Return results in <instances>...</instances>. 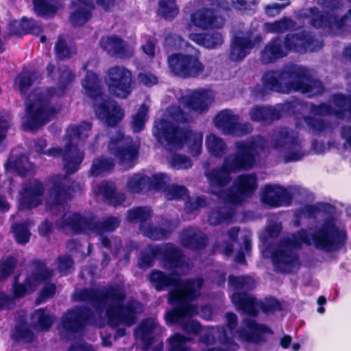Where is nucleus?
I'll return each instance as SVG.
<instances>
[{
    "label": "nucleus",
    "mask_w": 351,
    "mask_h": 351,
    "mask_svg": "<svg viewBox=\"0 0 351 351\" xmlns=\"http://www.w3.org/2000/svg\"><path fill=\"white\" fill-rule=\"evenodd\" d=\"M235 215L234 210L231 207L217 206L212 208L208 214V221L211 226H218L232 222Z\"/></svg>",
    "instance_id": "e433bc0d"
},
{
    "label": "nucleus",
    "mask_w": 351,
    "mask_h": 351,
    "mask_svg": "<svg viewBox=\"0 0 351 351\" xmlns=\"http://www.w3.org/2000/svg\"><path fill=\"white\" fill-rule=\"evenodd\" d=\"M259 307L265 314H273L282 310L281 302L273 296L265 298L264 301L260 303Z\"/></svg>",
    "instance_id": "69168bd1"
},
{
    "label": "nucleus",
    "mask_w": 351,
    "mask_h": 351,
    "mask_svg": "<svg viewBox=\"0 0 351 351\" xmlns=\"http://www.w3.org/2000/svg\"><path fill=\"white\" fill-rule=\"evenodd\" d=\"M197 286L193 287L190 282H186L180 290H171L169 293V302L176 306L168 311L165 318L166 323L176 325L181 323L186 317H193L198 313V306L191 304L199 297Z\"/></svg>",
    "instance_id": "0eeeda50"
},
{
    "label": "nucleus",
    "mask_w": 351,
    "mask_h": 351,
    "mask_svg": "<svg viewBox=\"0 0 351 351\" xmlns=\"http://www.w3.org/2000/svg\"><path fill=\"white\" fill-rule=\"evenodd\" d=\"M126 292L117 285H108L102 290L98 288L85 287L75 295V300L89 303L97 313L105 312L108 325L117 327L121 324L130 327L138 320V315L143 311L141 303L130 300L126 303Z\"/></svg>",
    "instance_id": "f257e3e1"
},
{
    "label": "nucleus",
    "mask_w": 351,
    "mask_h": 351,
    "mask_svg": "<svg viewBox=\"0 0 351 351\" xmlns=\"http://www.w3.org/2000/svg\"><path fill=\"white\" fill-rule=\"evenodd\" d=\"M231 3L235 10L252 15L256 12L258 2L256 0H231Z\"/></svg>",
    "instance_id": "0e129e2a"
},
{
    "label": "nucleus",
    "mask_w": 351,
    "mask_h": 351,
    "mask_svg": "<svg viewBox=\"0 0 351 351\" xmlns=\"http://www.w3.org/2000/svg\"><path fill=\"white\" fill-rule=\"evenodd\" d=\"M168 176L163 173L154 174L150 178L149 177V189H153L156 191H165L167 189V181Z\"/></svg>",
    "instance_id": "338daca9"
},
{
    "label": "nucleus",
    "mask_w": 351,
    "mask_h": 351,
    "mask_svg": "<svg viewBox=\"0 0 351 351\" xmlns=\"http://www.w3.org/2000/svg\"><path fill=\"white\" fill-rule=\"evenodd\" d=\"M37 315L36 324L43 331H47L53 324L54 319L46 308H39L36 311Z\"/></svg>",
    "instance_id": "e2e57ef3"
},
{
    "label": "nucleus",
    "mask_w": 351,
    "mask_h": 351,
    "mask_svg": "<svg viewBox=\"0 0 351 351\" xmlns=\"http://www.w3.org/2000/svg\"><path fill=\"white\" fill-rule=\"evenodd\" d=\"M77 3L80 6L70 13L69 19L73 27H80L91 19L96 6L94 0H77Z\"/></svg>",
    "instance_id": "c756f323"
},
{
    "label": "nucleus",
    "mask_w": 351,
    "mask_h": 351,
    "mask_svg": "<svg viewBox=\"0 0 351 351\" xmlns=\"http://www.w3.org/2000/svg\"><path fill=\"white\" fill-rule=\"evenodd\" d=\"M152 217V210L149 206H137L128 210L126 219L130 223L139 222L140 226L145 225V222Z\"/></svg>",
    "instance_id": "09e8293b"
},
{
    "label": "nucleus",
    "mask_w": 351,
    "mask_h": 351,
    "mask_svg": "<svg viewBox=\"0 0 351 351\" xmlns=\"http://www.w3.org/2000/svg\"><path fill=\"white\" fill-rule=\"evenodd\" d=\"M156 326V322L152 318L144 319L140 323L138 328L141 339L143 343V350L147 351L150 349L155 339L154 332Z\"/></svg>",
    "instance_id": "a19ab883"
},
{
    "label": "nucleus",
    "mask_w": 351,
    "mask_h": 351,
    "mask_svg": "<svg viewBox=\"0 0 351 351\" xmlns=\"http://www.w3.org/2000/svg\"><path fill=\"white\" fill-rule=\"evenodd\" d=\"M147 279L151 287L157 292L166 291L170 287H175L173 290H180L188 282L193 287L197 286V288H201L204 283L202 278L182 280L177 272L166 273L156 269L149 272Z\"/></svg>",
    "instance_id": "2eb2a0df"
},
{
    "label": "nucleus",
    "mask_w": 351,
    "mask_h": 351,
    "mask_svg": "<svg viewBox=\"0 0 351 351\" xmlns=\"http://www.w3.org/2000/svg\"><path fill=\"white\" fill-rule=\"evenodd\" d=\"M159 261L165 267L173 271L180 268L184 264V255L182 251L172 243L158 245Z\"/></svg>",
    "instance_id": "a878e982"
},
{
    "label": "nucleus",
    "mask_w": 351,
    "mask_h": 351,
    "mask_svg": "<svg viewBox=\"0 0 351 351\" xmlns=\"http://www.w3.org/2000/svg\"><path fill=\"white\" fill-rule=\"evenodd\" d=\"M169 351H189L185 345L187 339L185 335L180 333H175L169 338Z\"/></svg>",
    "instance_id": "774afa93"
},
{
    "label": "nucleus",
    "mask_w": 351,
    "mask_h": 351,
    "mask_svg": "<svg viewBox=\"0 0 351 351\" xmlns=\"http://www.w3.org/2000/svg\"><path fill=\"white\" fill-rule=\"evenodd\" d=\"M181 245L189 250L199 251L208 244V238L200 229L193 227L184 228L180 234Z\"/></svg>",
    "instance_id": "bb28decb"
},
{
    "label": "nucleus",
    "mask_w": 351,
    "mask_h": 351,
    "mask_svg": "<svg viewBox=\"0 0 351 351\" xmlns=\"http://www.w3.org/2000/svg\"><path fill=\"white\" fill-rule=\"evenodd\" d=\"M158 245H149L147 250L142 251L138 258L137 266L141 269H147L154 265L155 260L159 261Z\"/></svg>",
    "instance_id": "49530a36"
},
{
    "label": "nucleus",
    "mask_w": 351,
    "mask_h": 351,
    "mask_svg": "<svg viewBox=\"0 0 351 351\" xmlns=\"http://www.w3.org/2000/svg\"><path fill=\"white\" fill-rule=\"evenodd\" d=\"M265 89L282 94L300 92L312 97L325 90L321 80L314 78L305 68L295 64L266 71L262 77Z\"/></svg>",
    "instance_id": "f03ea898"
},
{
    "label": "nucleus",
    "mask_w": 351,
    "mask_h": 351,
    "mask_svg": "<svg viewBox=\"0 0 351 351\" xmlns=\"http://www.w3.org/2000/svg\"><path fill=\"white\" fill-rule=\"evenodd\" d=\"M271 259L276 271L280 274H290L294 267L300 266L299 255L283 247L274 250Z\"/></svg>",
    "instance_id": "5701e85b"
},
{
    "label": "nucleus",
    "mask_w": 351,
    "mask_h": 351,
    "mask_svg": "<svg viewBox=\"0 0 351 351\" xmlns=\"http://www.w3.org/2000/svg\"><path fill=\"white\" fill-rule=\"evenodd\" d=\"M92 129V123L88 121H82L77 125H71L67 130V136L69 142L74 138H82L84 136H87L86 132Z\"/></svg>",
    "instance_id": "4d7b16f0"
},
{
    "label": "nucleus",
    "mask_w": 351,
    "mask_h": 351,
    "mask_svg": "<svg viewBox=\"0 0 351 351\" xmlns=\"http://www.w3.org/2000/svg\"><path fill=\"white\" fill-rule=\"evenodd\" d=\"M158 5V11L167 21H172L178 14L176 0H159Z\"/></svg>",
    "instance_id": "5fc2aeb1"
},
{
    "label": "nucleus",
    "mask_w": 351,
    "mask_h": 351,
    "mask_svg": "<svg viewBox=\"0 0 351 351\" xmlns=\"http://www.w3.org/2000/svg\"><path fill=\"white\" fill-rule=\"evenodd\" d=\"M104 82L109 95L121 99H127L132 94L135 85L132 71L121 65H115L108 69Z\"/></svg>",
    "instance_id": "9d476101"
},
{
    "label": "nucleus",
    "mask_w": 351,
    "mask_h": 351,
    "mask_svg": "<svg viewBox=\"0 0 351 351\" xmlns=\"http://www.w3.org/2000/svg\"><path fill=\"white\" fill-rule=\"evenodd\" d=\"M17 266V260L13 256H8L5 260H0V282L6 280Z\"/></svg>",
    "instance_id": "680f3d73"
},
{
    "label": "nucleus",
    "mask_w": 351,
    "mask_h": 351,
    "mask_svg": "<svg viewBox=\"0 0 351 351\" xmlns=\"http://www.w3.org/2000/svg\"><path fill=\"white\" fill-rule=\"evenodd\" d=\"M239 117L234 114L229 109H224L217 114L214 123L217 128H221L225 134L241 137L250 134L253 130L251 123H239Z\"/></svg>",
    "instance_id": "f3484780"
},
{
    "label": "nucleus",
    "mask_w": 351,
    "mask_h": 351,
    "mask_svg": "<svg viewBox=\"0 0 351 351\" xmlns=\"http://www.w3.org/2000/svg\"><path fill=\"white\" fill-rule=\"evenodd\" d=\"M12 232L17 243L25 245L29 241L31 232L26 223H16L14 224L12 226Z\"/></svg>",
    "instance_id": "bf43d9fd"
},
{
    "label": "nucleus",
    "mask_w": 351,
    "mask_h": 351,
    "mask_svg": "<svg viewBox=\"0 0 351 351\" xmlns=\"http://www.w3.org/2000/svg\"><path fill=\"white\" fill-rule=\"evenodd\" d=\"M262 202L271 208L290 206L293 201L292 194L284 186L267 184L261 194Z\"/></svg>",
    "instance_id": "4be33fe9"
},
{
    "label": "nucleus",
    "mask_w": 351,
    "mask_h": 351,
    "mask_svg": "<svg viewBox=\"0 0 351 351\" xmlns=\"http://www.w3.org/2000/svg\"><path fill=\"white\" fill-rule=\"evenodd\" d=\"M228 284L233 289L237 291H251L256 285L254 280L247 276H228Z\"/></svg>",
    "instance_id": "603ef678"
},
{
    "label": "nucleus",
    "mask_w": 351,
    "mask_h": 351,
    "mask_svg": "<svg viewBox=\"0 0 351 351\" xmlns=\"http://www.w3.org/2000/svg\"><path fill=\"white\" fill-rule=\"evenodd\" d=\"M213 98L209 90H195L184 97L186 107L193 112L202 114L208 111Z\"/></svg>",
    "instance_id": "cd10ccee"
},
{
    "label": "nucleus",
    "mask_w": 351,
    "mask_h": 351,
    "mask_svg": "<svg viewBox=\"0 0 351 351\" xmlns=\"http://www.w3.org/2000/svg\"><path fill=\"white\" fill-rule=\"evenodd\" d=\"M232 302L244 313L256 317L258 315L256 298L245 292H235L232 295Z\"/></svg>",
    "instance_id": "c9c22d12"
},
{
    "label": "nucleus",
    "mask_w": 351,
    "mask_h": 351,
    "mask_svg": "<svg viewBox=\"0 0 351 351\" xmlns=\"http://www.w3.org/2000/svg\"><path fill=\"white\" fill-rule=\"evenodd\" d=\"M108 149L118 163L125 169H130L136 165L139 155V145L132 137L118 131L114 137L110 138Z\"/></svg>",
    "instance_id": "9b49d317"
},
{
    "label": "nucleus",
    "mask_w": 351,
    "mask_h": 351,
    "mask_svg": "<svg viewBox=\"0 0 351 351\" xmlns=\"http://www.w3.org/2000/svg\"><path fill=\"white\" fill-rule=\"evenodd\" d=\"M11 339L16 343H31L35 339V335L28 323L20 320L14 326L11 332Z\"/></svg>",
    "instance_id": "ea45409f"
},
{
    "label": "nucleus",
    "mask_w": 351,
    "mask_h": 351,
    "mask_svg": "<svg viewBox=\"0 0 351 351\" xmlns=\"http://www.w3.org/2000/svg\"><path fill=\"white\" fill-rule=\"evenodd\" d=\"M82 86L86 95L93 101L97 117L108 127H115L123 119L124 110L102 91L97 75L87 73Z\"/></svg>",
    "instance_id": "423d86ee"
},
{
    "label": "nucleus",
    "mask_w": 351,
    "mask_h": 351,
    "mask_svg": "<svg viewBox=\"0 0 351 351\" xmlns=\"http://www.w3.org/2000/svg\"><path fill=\"white\" fill-rule=\"evenodd\" d=\"M56 113L49 97L39 95L25 104L23 127L25 130L36 132L47 124Z\"/></svg>",
    "instance_id": "6e6552de"
},
{
    "label": "nucleus",
    "mask_w": 351,
    "mask_h": 351,
    "mask_svg": "<svg viewBox=\"0 0 351 351\" xmlns=\"http://www.w3.org/2000/svg\"><path fill=\"white\" fill-rule=\"evenodd\" d=\"M274 147L285 151L283 159L285 162L299 161L304 157L302 145L298 136H291L286 128L280 129L273 138Z\"/></svg>",
    "instance_id": "a211bd4d"
},
{
    "label": "nucleus",
    "mask_w": 351,
    "mask_h": 351,
    "mask_svg": "<svg viewBox=\"0 0 351 351\" xmlns=\"http://www.w3.org/2000/svg\"><path fill=\"white\" fill-rule=\"evenodd\" d=\"M36 270L32 272V278L36 282H48L53 276V270L47 267L46 263L40 260L33 262Z\"/></svg>",
    "instance_id": "864d4df0"
},
{
    "label": "nucleus",
    "mask_w": 351,
    "mask_h": 351,
    "mask_svg": "<svg viewBox=\"0 0 351 351\" xmlns=\"http://www.w3.org/2000/svg\"><path fill=\"white\" fill-rule=\"evenodd\" d=\"M72 190L66 176H56L49 190V198L51 200V207L64 205L70 199Z\"/></svg>",
    "instance_id": "b1692460"
},
{
    "label": "nucleus",
    "mask_w": 351,
    "mask_h": 351,
    "mask_svg": "<svg viewBox=\"0 0 351 351\" xmlns=\"http://www.w3.org/2000/svg\"><path fill=\"white\" fill-rule=\"evenodd\" d=\"M245 324L252 332L241 328L239 330L238 333L247 342L253 343L256 345L262 344L267 341V338L264 337V334H274L273 330L269 326L258 323L254 319H247L245 321Z\"/></svg>",
    "instance_id": "393cba45"
},
{
    "label": "nucleus",
    "mask_w": 351,
    "mask_h": 351,
    "mask_svg": "<svg viewBox=\"0 0 351 351\" xmlns=\"http://www.w3.org/2000/svg\"><path fill=\"white\" fill-rule=\"evenodd\" d=\"M331 101L336 108L326 102H321L319 104L311 103L310 113L315 117L334 116L339 120L345 119L346 113H348V119L351 121V96L337 93L331 96Z\"/></svg>",
    "instance_id": "ddd939ff"
},
{
    "label": "nucleus",
    "mask_w": 351,
    "mask_h": 351,
    "mask_svg": "<svg viewBox=\"0 0 351 351\" xmlns=\"http://www.w3.org/2000/svg\"><path fill=\"white\" fill-rule=\"evenodd\" d=\"M309 24L315 29L331 28V14L330 12H322L317 7H312L308 9Z\"/></svg>",
    "instance_id": "37998d69"
},
{
    "label": "nucleus",
    "mask_w": 351,
    "mask_h": 351,
    "mask_svg": "<svg viewBox=\"0 0 351 351\" xmlns=\"http://www.w3.org/2000/svg\"><path fill=\"white\" fill-rule=\"evenodd\" d=\"M266 143L267 141L261 135L247 141H237L235 152L224 159L221 168L213 169L208 174L210 184L224 187L231 182L230 173L252 169Z\"/></svg>",
    "instance_id": "7ed1b4c3"
},
{
    "label": "nucleus",
    "mask_w": 351,
    "mask_h": 351,
    "mask_svg": "<svg viewBox=\"0 0 351 351\" xmlns=\"http://www.w3.org/2000/svg\"><path fill=\"white\" fill-rule=\"evenodd\" d=\"M206 145L208 152L213 156L221 158L227 149V146L224 141L213 134L206 136Z\"/></svg>",
    "instance_id": "8fccbe9b"
},
{
    "label": "nucleus",
    "mask_w": 351,
    "mask_h": 351,
    "mask_svg": "<svg viewBox=\"0 0 351 351\" xmlns=\"http://www.w3.org/2000/svg\"><path fill=\"white\" fill-rule=\"evenodd\" d=\"M45 191V186L40 180L29 178L26 183L23 184L20 192L21 208L31 210L41 205Z\"/></svg>",
    "instance_id": "aec40b11"
},
{
    "label": "nucleus",
    "mask_w": 351,
    "mask_h": 351,
    "mask_svg": "<svg viewBox=\"0 0 351 351\" xmlns=\"http://www.w3.org/2000/svg\"><path fill=\"white\" fill-rule=\"evenodd\" d=\"M62 158L66 173L71 175L79 170L84 158V153L80 151L77 144L68 142L64 147Z\"/></svg>",
    "instance_id": "c85d7f7f"
},
{
    "label": "nucleus",
    "mask_w": 351,
    "mask_h": 351,
    "mask_svg": "<svg viewBox=\"0 0 351 351\" xmlns=\"http://www.w3.org/2000/svg\"><path fill=\"white\" fill-rule=\"evenodd\" d=\"M316 40L312 33L302 30L287 34L283 38H271L261 50L259 58L262 64H271L286 58L289 52L304 53L313 50Z\"/></svg>",
    "instance_id": "20e7f679"
},
{
    "label": "nucleus",
    "mask_w": 351,
    "mask_h": 351,
    "mask_svg": "<svg viewBox=\"0 0 351 351\" xmlns=\"http://www.w3.org/2000/svg\"><path fill=\"white\" fill-rule=\"evenodd\" d=\"M95 319L94 312L89 306H75L63 313L61 324L66 332L77 334L82 332Z\"/></svg>",
    "instance_id": "dca6fc26"
},
{
    "label": "nucleus",
    "mask_w": 351,
    "mask_h": 351,
    "mask_svg": "<svg viewBox=\"0 0 351 351\" xmlns=\"http://www.w3.org/2000/svg\"><path fill=\"white\" fill-rule=\"evenodd\" d=\"M303 120L308 128L316 134L332 128V123L330 121L317 118L313 115L304 116Z\"/></svg>",
    "instance_id": "3c124183"
},
{
    "label": "nucleus",
    "mask_w": 351,
    "mask_h": 351,
    "mask_svg": "<svg viewBox=\"0 0 351 351\" xmlns=\"http://www.w3.org/2000/svg\"><path fill=\"white\" fill-rule=\"evenodd\" d=\"M234 187L247 198L251 197L258 187V179L255 173L241 174L234 182Z\"/></svg>",
    "instance_id": "4c0bfd02"
},
{
    "label": "nucleus",
    "mask_w": 351,
    "mask_h": 351,
    "mask_svg": "<svg viewBox=\"0 0 351 351\" xmlns=\"http://www.w3.org/2000/svg\"><path fill=\"white\" fill-rule=\"evenodd\" d=\"M333 206L327 202H317L316 204H306L301 207L295 216L302 215L308 219H315L322 211L326 213L329 208Z\"/></svg>",
    "instance_id": "de8ad7c7"
},
{
    "label": "nucleus",
    "mask_w": 351,
    "mask_h": 351,
    "mask_svg": "<svg viewBox=\"0 0 351 351\" xmlns=\"http://www.w3.org/2000/svg\"><path fill=\"white\" fill-rule=\"evenodd\" d=\"M41 79V75L36 70L23 69L14 78V84L17 86L21 95H26L36 80Z\"/></svg>",
    "instance_id": "f704fd0d"
},
{
    "label": "nucleus",
    "mask_w": 351,
    "mask_h": 351,
    "mask_svg": "<svg viewBox=\"0 0 351 351\" xmlns=\"http://www.w3.org/2000/svg\"><path fill=\"white\" fill-rule=\"evenodd\" d=\"M149 177L146 175L134 174L133 177L128 179L127 186L130 191L139 193L145 187L149 189Z\"/></svg>",
    "instance_id": "13d9d810"
},
{
    "label": "nucleus",
    "mask_w": 351,
    "mask_h": 351,
    "mask_svg": "<svg viewBox=\"0 0 351 351\" xmlns=\"http://www.w3.org/2000/svg\"><path fill=\"white\" fill-rule=\"evenodd\" d=\"M100 45L102 49L111 56L119 58L128 57V51L124 40L117 35L101 38Z\"/></svg>",
    "instance_id": "7c9ffc66"
},
{
    "label": "nucleus",
    "mask_w": 351,
    "mask_h": 351,
    "mask_svg": "<svg viewBox=\"0 0 351 351\" xmlns=\"http://www.w3.org/2000/svg\"><path fill=\"white\" fill-rule=\"evenodd\" d=\"M250 119L258 123H271L281 118V112L271 106L256 105L249 111Z\"/></svg>",
    "instance_id": "2f4dec72"
},
{
    "label": "nucleus",
    "mask_w": 351,
    "mask_h": 351,
    "mask_svg": "<svg viewBox=\"0 0 351 351\" xmlns=\"http://www.w3.org/2000/svg\"><path fill=\"white\" fill-rule=\"evenodd\" d=\"M311 239L316 248L332 252L345 245L347 234L332 220L326 219L317 230L312 233Z\"/></svg>",
    "instance_id": "f8f14e48"
},
{
    "label": "nucleus",
    "mask_w": 351,
    "mask_h": 351,
    "mask_svg": "<svg viewBox=\"0 0 351 351\" xmlns=\"http://www.w3.org/2000/svg\"><path fill=\"white\" fill-rule=\"evenodd\" d=\"M33 9L37 16L44 19H53L57 14L59 7L57 2L49 0H32Z\"/></svg>",
    "instance_id": "a18cd8bd"
},
{
    "label": "nucleus",
    "mask_w": 351,
    "mask_h": 351,
    "mask_svg": "<svg viewBox=\"0 0 351 351\" xmlns=\"http://www.w3.org/2000/svg\"><path fill=\"white\" fill-rule=\"evenodd\" d=\"M97 191L103 195L104 202L110 206H117L125 201V194L117 193L116 186L112 182H101L97 186Z\"/></svg>",
    "instance_id": "473e14b6"
},
{
    "label": "nucleus",
    "mask_w": 351,
    "mask_h": 351,
    "mask_svg": "<svg viewBox=\"0 0 351 351\" xmlns=\"http://www.w3.org/2000/svg\"><path fill=\"white\" fill-rule=\"evenodd\" d=\"M264 25L266 32L280 35L289 31L298 29L297 23L288 16H284L274 22H267Z\"/></svg>",
    "instance_id": "79ce46f5"
},
{
    "label": "nucleus",
    "mask_w": 351,
    "mask_h": 351,
    "mask_svg": "<svg viewBox=\"0 0 351 351\" xmlns=\"http://www.w3.org/2000/svg\"><path fill=\"white\" fill-rule=\"evenodd\" d=\"M22 37L25 35L32 34L39 36L43 32L41 24L34 19L23 16L21 19Z\"/></svg>",
    "instance_id": "6e6d98bb"
},
{
    "label": "nucleus",
    "mask_w": 351,
    "mask_h": 351,
    "mask_svg": "<svg viewBox=\"0 0 351 351\" xmlns=\"http://www.w3.org/2000/svg\"><path fill=\"white\" fill-rule=\"evenodd\" d=\"M148 111V106L143 104L133 116L132 124L134 132H138L144 130L145 123L147 121Z\"/></svg>",
    "instance_id": "052dcab7"
},
{
    "label": "nucleus",
    "mask_w": 351,
    "mask_h": 351,
    "mask_svg": "<svg viewBox=\"0 0 351 351\" xmlns=\"http://www.w3.org/2000/svg\"><path fill=\"white\" fill-rule=\"evenodd\" d=\"M191 38L195 43L207 49L216 48L221 46L223 42L221 34L216 31L210 33L193 34Z\"/></svg>",
    "instance_id": "58836bf2"
},
{
    "label": "nucleus",
    "mask_w": 351,
    "mask_h": 351,
    "mask_svg": "<svg viewBox=\"0 0 351 351\" xmlns=\"http://www.w3.org/2000/svg\"><path fill=\"white\" fill-rule=\"evenodd\" d=\"M167 228L154 226L152 223L139 226L143 235L153 241H160L168 239L171 235L174 228L171 220H166L164 223Z\"/></svg>",
    "instance_id": "72a5a7b5"
},
{
    "label": "nucleus",
    "mask_w": 351,
    "mask_h": 351,
    "mask_svg": "<svg viewBox=\"0 0 351 351\" xmlns=\"http://www.w3.org/2000/svg\"><path fill=\"white\" fill-rule=\"evenodd\" d=\"M153 134L160 143H166L170 147L181 149L189 144V152L193 156L201 154L203 135L189 128H182L167 119H160L155 123Z\"/></svg>",
    "instance_id": "39448f33"
},
{
    "label": "nucleus",
    "mask_w": 351,
    "mask_h": 351,
    "mask_svg": "<svg viewBox=\"0 0 351 351\" xmlns=\"http://www.w3.org/2000/svg\"><path fill=\"white\" fill-rule=\"evenodd\" d=\"M261 34H256L253 38L250 36H234L231 39L228 58L233 62L243 61L256 47L263 43Z\"/></svg>",
    "instance_id": "412c9836"
},
{
    "label": "nucleus",
    "mask_w": 351,
    "mask_h": 351,
    "mask_svg": "<svg viewBox=\"0 0 351 351\" xmlns=\"http://www.w3.org/2000/svg\"><path fill=\"white\" fill-rule=\"evenodd\" d=\"M115 167L114 161L111 158L100 156L93 159L89 170V174L98 177L104 173H111Z\"/></svg>",
    "instance_id": "c03bdc74"
},
{
    "label": "nucleus",
    "mask_w": 351,
    "mask_h": 351,
    "mask_svg": "<svg viewBox=\"0 0 351 351\" xmlns=\"http://www.w3.org/2000/svg\"><path fill=\"white\" fill-rule=\"evenodd\" d=\"M61 228L69 227L74 234L95 233L99 235V221L94 216L84 217L77 213H65L57 221Z\"/></svg>",
    "instance_id": "6ab92c4d"
},
{
    "label": "nucleus",
    "mask_w": 351,
    "mask_h": 351,
    "mask_svg": "<svg viewBox=\"0 0 351 351\" xmlns=\"http://www.w3.org/2000/svg\"><path fill=\"white\" fill-rule=\"evenodd\" d=\"M167 62L171 73L180 79H197L205 72V65L197 53H174Z\"/></svg>",
    "instance_id": "1a4fd4ad"
},
{
    "label": "nucleus",
    "mask_w": 351,
    "mask_h": 351,
    "mask_svg": "<svg viewBox=\"0 0 351 351\" xmlns=\"http://www.w3.org/2000/svg\"><path fill=\"white\" fill-rule=\"evenodd\" d=\"M206 8L198 10L191 14L192 23L202 29L219 27L217 12H228L230 10L226 0H204Z\"/></svg>",
    "instance_id": "4468645a"
}]
</instances>
